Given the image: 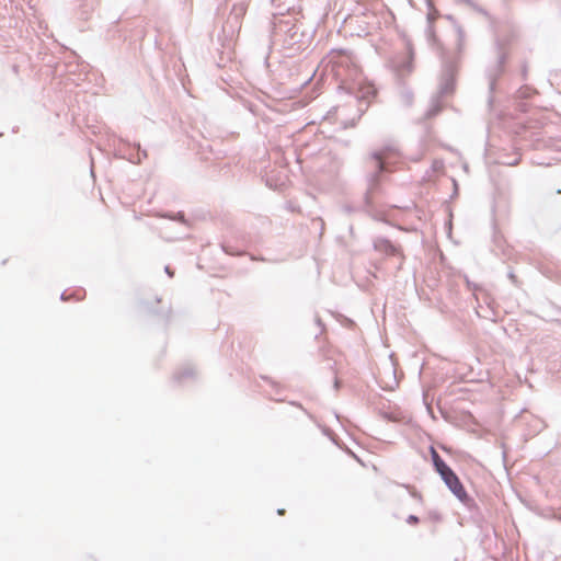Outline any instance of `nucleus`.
Segmentation results:
<instances>
[{"mask_svg":"<svg viewBox=\"0 0 561 561\" xmlns=\"http://www.w3.org/2000/svg\"><path fill=\"white\" fill-rule=\"evenodd\" d=\"M440 477L457 497L461 500L466 497L467 493L465 491V488L451 469H448L447 471L443 472Z\"/></svg>","mask_w":561,"mask_h":561,"instance_id":"1","label":"nucleus"},{"mask_svg":"<svg viewBox=\"0 0 561 561\" xmlns=\"http://www.w3.org/2000/svg\"><path fill=\"white\" fill-rule=\"evenodd\" d=\"M377 94V90L371 83H363L358 88V98L362 100L370 101Z\"/></svg>","mask_w":561,"mask_h":561,"instance_id":"2","label":"nucleus"},{"mask_svg":"<svg viewBox=\"0 0 561 561\" xmlns=\"http://www.w3.org/2000/svg\"><path fill=\"white\" fill-rule=\"evenodd\" d=\"M431 455L434 462V466L439 474H443V472L450 469L444 460L439 457L438 453L435 450V448H431Z\"/></svg>","mask_w":561,"mask_h":561,"instance_id":"3","label":"nucleus"},{"mask_svg":"<svg viewBox=\"0 0 561 561\" xmlns=\"http://www.w3.org/2000/svg\"><path fill=\"white\" fill-rule=\"evenodd\" d=\"M375 158L377 160V167L380 171L385 170V158H386V154L385 152H379V153H376L375 154Z\"/></svg>","mask_w":561,"mask_h":561,"instance_id":"4","label":"nucleus"},{"mask_svg":"<svg viewBox=\"0 0 561 561\" xmlns=\"http://www.w3.org/2000/svg\"><path fill=\"white\" fill-rule=\"evenodd\" d=\"M408 523H410V524H417L419 523V518L416 516H414V515H410L408 517Z\"/></svg>","mask_w":561,"mask_h":561,"instance_id":"5","label":"nucleus"},{"mask_svg":"<svg viewBox=\"0 0 561 561\" xmlns=\"http://www.w3.org/2000/svg\"><path fill=\"white\" fill-rule=\"evenodd\" d=\"M332 55L333 56H341V57L344 56L341 50H333Z\"/></svg>","mask_w":561,"mask_h":561,"instance_id":"6","label":"nucleus"},{"mask_svg":"<svg viewBox=\"0 0 561 561\" xmlns=\"http://www.w3.org/2000/svg\"><path fill=\"white\" fill-rule=\"evenodd\" d=\"M284 513H285V512H284V510H279V511H278V514H279V515H283Z\"/></svg>","mask_w":561,"mask_h":561,"instance_id":"7","label":"nucleus"}]
</instances>
